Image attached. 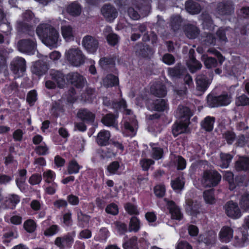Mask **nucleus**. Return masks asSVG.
<instances>
[{
  "instance_id": "22",
  "label": "nucleus",
  "mask_w": 249,
  "mask_h": 249,
  "mask_svg": "<svg viewBox=\"0 0 249 249\" xmlns=\"http://www.w3.org/2000/svg\"><path fill=\"white\" fill-rule=\"evenodd\" d=\"M151 93L158 97H163L165 96L167 91L165 86L161 83H157L151 87Z\"/></svg>"
},
{
  "instance_id": "34",
  "label": "nucleus",
  "mask_w": 249,
  "mask_h": 249,
  "mask_svg": "<svg viewBox=\"0 0 249 249\" xmlns=\"http://www.w3.org/2000/svg\"><path fill=\"white\" fill-rule=\"evenodd\" d=\"M167 107V105L164 99H159L153 103L151 109L157 111H164Z\"/></svg>"
},
{
  "instance_id": "29",
  "label": "nucleus",
  "mask_w": 249,
  "mask_h": 249,
  "mask_svg": "<svg viewBox=\"0 0 249 249\" xmlns=\"http://www.w3.org/2000/svg\"><path fill=\"white\" fill-rule=\"evenodd\" d=\"M52 78L57 84L58 87L62 88L65 85L64 75L60 71H53L51 73Z\"/></svg>"
},
{
  "instance_id": "5",
  "label": "nucleus",
  "mask_w": 249,
  "mask_h": 249,
  "mask_svg": "<svg viewBox=\"0 0 249 249\" xmlns=\"http://www.w3.org/2000/svg\"><path fill=\"white\" fill-rule=\"evenodd\" d=\"M133 7L128 9V14L133 19L137 20L140 18V13L148 9L149 2L145 0H133Z\"/></svg>"
},
{
  "instance_id": "32",
  "label": "nucleus",
  "mask_w": 249,
  "mask_h": 249,
  "mask_svg": "<svg viewBox=\"0 0 249 249\" xmlns=\"http://www.w3.org/2000/svg\"><path fill=\"white\" fill-rule=\"evenodd\" d=\"M235 167L237 171L249 170V158H240L236 162Z\"/></svg>"
},
{
  "instance_id": "61",
  "label": "nucleus",
  "mask_w": 249,
  "mask_h": 249,
  "mask_svg": "<svg viewBox=\"0 0 249 249\" xmlns=\"http://www.w3.org/2000/svg\"><path fill=\"white\" fill-rule=\"evenodd\" d=\"M165 192V187L162 185H158L154 188L155 194L158 197H162L164 195Z\"/></svg>"
},
{
  "instance_id": "35",
  "label": "nucleus",
  "mask_w": 249,
  "mask_h": 249,
  "mask_svg": "<svg viewBox=\"0 0 249 249\" xmlns=\"http://www.w3.org/2000/svg\"><path fill=\"white\" fill-rule=\"evenodd\" d=\"M214 120L213 117H206L201 123L202 127L207 131H211L213 129Z\"/></svg>"
},
{
  "instance_id": "21",
  "label": "nucleus",
  "mask_w": 249,
  "mask_h": 249,
  "mask_svg": "<svg viewBox=\"0 0 249 249\" xmlns=\"http://www.w3.org/2000/svg\"><path fill=\"white\" fill-rule=\"evenodd\" d=\"M189 122L183 121V120L179 123H176L173 126L172 132L175 136L179 134L188 132V126Z\"/></svg>"
},
{
  "instance_id": "11",
  "label": "nucleus",
  "mask_w": 249,
  "mask_h": 249,
  "mask_svg": "<svg viewBox=\"0 0 249 249\" xmlns=\"http://www.w3.org/2000/svg\"><path fill=\"white\" fill-rule=\"evenodd\" d=\"M34 14L30 11L25 12L23 14V20H18L17 22L18 28L21 31H24L28 28L30 25V22L34 19Z\"/></svg>"
},
{
  "instance_id": "23",
  "label": "nucleus",
  "mask_w": 249,
  "mask_h": 249,
  "mask_svg": "<svg viewBox=\"0 0 249 249\" xmlns=\"http://www.w3.org/2000/svg\"><path fill=\"white\" fill-rule=\"evenodd\" d=\"M77 117L83 121L93 123L94 121L95 114L87 109H81L77 113Z\"/></svg>"
},
{
  "instance_id": "36",
  "label": "nucleus",
  "mask_w": 249,
  "mask_h": 249,
  "mask_svg": "<svg viewBox=\"0 0 249 249\" xmlns=\"http://www.w3.org/2000/svg\"><path fill=\"white\" fill-rule=\"evenodd\" d=\"M188 65L192 72H195L196 71L200 70L202 67V64L196 60L193 56L190 57Z\"/></svg>"
},
{
  "instance_id": "54",
  "label": "nucleus",
  "mask_w": 249,
  "mask_h": 249,
  "mask_svg": "<svg viewBox=\"0 0 249 249\" xmlns=\"http://www.w3.org/2000/svg\"><path fill=\"white\" fill-rule=\"evenodd\" d=\"M155 161L151 159H143L140 161V164L143 170H148L150 166L153 165Z\"/></svg>"
},
{
  "instance_id": "45",
  "label": "nucleus",
  "mask_w": 249,
  "mask_h": 249,
  "mask_svg": "<svg viewBox=\"0 0 249 249\" xmlns=\"http://www.w3.org/2000/svg\"><path fill=\"white\" fill-rule=\"evenodd\" d=\"M182 20L179 16H175L171 18V26L172 29L176 31L178 30L181 26Z\"/></svg>"
},
{
  "instance_id": "64",
  "label": "nucleus",
  "mask_w": 249,
  "mask_h": 249,
  "mask_svg": "<svg viewBox=\"0 0 249 249\" xmlns=\"http://www.w3.org/2000/svg\"><path fill=\"white\" fill-rule=\"evenodd\" d=\"M107 39L108 43L112 46L116 45L118 41V37L117 35L113 33L109 34L107 36Z\"/></svg>"
},
{
  "instance_id": "44",
  "label": "nucleus",
  "mask_w": 249,
  "mask_h": 249,
  "mask_svg": "<svg viewBox=\"0 0 249 249\" xmlns=\"http://www.w3.org/2000/svg\"><path fill=\"white\" fill-rule=\"evenodd\" d=\"M151 146V157L156 160L161 159L163 153L162 149L159 147L155 146V144H153Z\"/></svg>"
},
{
  "instance_id": "51",
  "label": "nucleus",
  "mask_w": 249,
  "mask_h": 249,
  "mask_svg": "<svg viewBox=\"0 0 249 249\" xmlns=\"http://www.w3.org/2000/svg\"><path fill=\"white\" fill-rule=\"evenodd\" d=\"M184 181L182 178H178L172 182V186L174 190H181L184 186Z\"/></svg>"
},
{
  "instance_id": "24",
  "label": "nucleus",
  "mask_w": 249,
  "mask_h": 249,
  "mask_svg": "<svg viewBox=\"0 0 249 249\" xmlns=\"http://www.w3.org/2000/svg\"><path fill=\"white\" fill-rule=\"evenodd\" d=\"M216 233L213 231H209L199 236L198 241L203 242L206 245L213 244L216 239Z\"/></svg>"
},
{
  "instance_id": "27",
  "label": "nucleus",
  "mask_w": 249,
  "mask_h": 249,
  "mask_svg": "<svg viewBox=\"0 0 249 249\" xmlns=\"http://www.w3.org/2000/svg\"><path fill=\"white\" fill-rule=\"evenodd\" d=\"M177 115L183 121H190V118L192 115L189 108L186 107L179 106L177 111Z\"/></svg>"
},
{
  "instance_id": "53",
  "label": "nucleus",
  "mask_w": 249,
  "mask_h": 249,
  "mask_svg": "<svg viewBox=\"0 0 249 249\" xmlns=\"http://www.w3.org/2000/svg\"><path fill=\"white\" fill-rule=\"evenodd\" d=\"M24 227L29 232H33L36 228V224L32 220H28L25 222Z\"/></svg>"
},
{
  "instance_id": "33",
  "label": "nucleus",
  "mask_w": 249,
  "mask_h": 249,
  "mask_svg": "<svg viewBox=\"0 0 249 249\" xmlns=\"http://www.w3.org/2000/svg\"><path fill=\"white\" fill-rule=\"evenodd\" d=\"M67 11L72 16H78L81 13V7L78 3L74 2L68 6Z\"/></svg>"
},
{
  "instance_id": "10",
  "label": "nucleus",
  "mask_w": 249,
  "mask_h": 249,
  "mask_svg": "<svg viewBox=\"0 0 249 249\" xmlns=\"http://www.w3.org/2000/svg\"><path fill=\"white\" fill-rule=\"evenodd\" d=\"M82 44L88 52L94 53L98 48V41L92 36H86L83 37Z\"/></svg>"
},
{
  "instance_id": "59",
  "label": "nucleus",
  "mask_w": 249,
  "mask_h": 249,
  "mask_svg": "<svg viewBox=\"0 0 249 249\" xmlns=\"http://www.w3.org/2000/svg\"><path fill=\"white\" fill-rule=\"evenodd\" d=\"M59 230V229L57 225H53L46 229L44 233L46 236H52L58 232Z\"/></svg>"
},
{
  "instance_id": "30",
  "label": "nucleus",
  "mask_w": 249,
  "mask_h": 249,
  "mask_svg": "<svg viewBox=\"0 0 249 249\" xmlns=\"http://www.w3.org/2000/svg\"><path fill=\"white\" fill-rule=\"evenodd\" d=\"M184 32L187 37L191 39L195 38L199 34L198 29L196 26L191 24L185 26Z\"/></svg>"
},
{
  "instance_id": "40",
  "label": "nucleus",
  "mask_w": 249,
  "mask_h": 249,
  "mask_svg": "<svg viewBox=\"0 0 249 249\" xmlns=\"http://www.w3.org/2000/svg\"><path fill=\"white\" fill-rule=\"evenodd\" d=\"M77 219L79 225L83 227L89 223L90 216L83 213L81 210L77 211Z\"/></svg>"
},
{
  "instance_id": "63",
  "label": "nucleus",
  "mask_w": 249,
  "mask_h": 249,
  "mask_svg": "<svg viewBox=\"0 0 249 249\" xmlns=\"http://www.w3.org/2000/svg\"><path fill=\"white\" fill-rule=\"evenodd\" d=\"M42 180V177L40 175L33 174L29 179V183L33 185L39 184Z\"/></svg>"
},
{
  "instance_id": "62",
  "label": "nucleus",
  "mask_w": 249,
  "mask_h": 249,
  "mask_svg": "<svg viewBox=\"0 0 249 249\" xmlns=\"http://www.w3.org/2000/svg\"><path fill=\"white\" fill-rule=\"evenodd\" d=\"M235 239L237 240L239 246H244L249 242L248 234L247 232H244L242 233V237L240 238L237 236L235 237Z\"/></svg>"
},
{
  "instance_id": "14",
  "label": "nucleus",
  "mask_w": 249,
  "mask_h": 249,
  "mask_svg": "<svg viewBox=\"0 0 249 249\" xmlns=\"http://www.w3.org/2000/svg\"><path fill=\"white\" fill-rule=\"evenodd\" d=\"M199 203L192 199L186 201L185 210L187 213L193 216H196L200 212Z\"/></svg>"
},
{
  "instance_id": "13",
  "label": "nucleus",
  "mask_w": 249,
  "mask_h": 249,
  "mask_svg": "<svg viewBox=\"0 0 249 249\" xmlns=\"http://www.w3.org/2000/svg\"><path fill=\"white\" fill-rule=\"evenodd\" d=\"M101 13L106 19L109 21H112L118 15L116 9L110 4L105 5L101 9Z\"/></svg>"
},
{
  "instance_id": "31",
  "label": "nucleus",
  "mask_w": 249,
  "mask_h": 249,
  "mask_svg": "<svg viewBox=\"0 0 249 249\" xmlns=\"http://www.w3.org/2000/svg\"><path fill=\"white\" fill-rule=\"evenodd\" d=\"M117 116L112 114H107L103 117L102 119V122L106 126L117 127Z\"/></svg>"
},
{
  "instance_id": "19",
  "label": "nucleus",
  "mask_w": 249,
  "mask_h": 249,
  "mask_svg": "<svg viewBox=\"0 0 249 249\" xmlns=\"http://www.w3.org/2000/svg\"><path fill=\"white\" fill-rule=\"evenodd\" d=\"M233 230L230 227L225 226L223 227L219 234L220 240L223 242L227 243L230 242L233 238Z\"/></svg>"
},
{
  "instance_id": "16",
  "label": "nucleus",
  "mask_w": 249,
  "mask_h": 249,
  "mask_svg": "<svg viewBox=\"0 0 249 249\" xmlns=\"http://www.w3.org/2000/svg\"><path fill=\"white\" fill-rule=\"evenodd\" d=\"M73 242L72 236L68 234L63 237H57L54 241V244L60 249H64L66 247H70Z\"/></svg>"
},
{
  "instance_id": "37",
  "label": "nucleus",
  "mask_w": 249,
  "mask_h": 249,
  "mask_svg": "<svg viewBox=\"0 0 249 249\" xmlns=\"http://www.w3.org/2000/svg\"><path fill=\"white\" fill-rule=\"evenodd\" d=\"M119 83L118 79L115 76L108 74L103 79V84L106 87H112L117 85Z\"/></svg>"
},
{
  "instance_id": "18",
  "label": "nucleus",
  "mask_w": 249,
  "mask_h": 249,
  "mask_svg": "<svg viewBox=\"0 0 249 249\" xmlns=\"http://www.w3.org/2000/svg\"><path fill=\"white\" fill-rule=\"evenodd\" d=\"M11 69L15 74L19 71L24 72L26 70L25 60L21 57L15 58L11 63Z\"/></svg>"
},
{
  "instance_id": "57",
  "label": "nucleus",
  "mask_w": 249,
  "mask_h": 249,
  "mask_svg": "<svg viewBox=\"0 0 249 249\" xmlns=\"http://www.w3.org/2000/svg\"><path fill=\"white\" fill-rule=\"evenodd\" d=\"M106 212L108 214L116 215L118 213V207L115 204L111 203L107 206Z\"/></svg>"
},
{
  "instance_id": "17",
  "label": "nucleus",
  "mask_w": 249,
  "mask_h": 249,
  "mask_svg": "<svg viewBox=\"0 0 249 249\" xmlns=\"http://www.w3.org/2000/svg\"><path fill=\"white\" fill-rule=\"evenodd\" d=\"M197 90L204 92L211 83V81L204 74H199L196 78Z\"/></svg>"
},
{
  "instance_id": "49",
  "label": "nucleus",
  "mask_w": 249,
  "mask_h": 249,
  "mask_svg": "<svg viewBox=\"0 0 249 249\" xmlns=\"http://www.w3.org/2000/svg\"><path fill=\"white\" fill-rule=\"evenodd\" d=\"M224 178L228 181L229 183V188L231 190L235 188V185L234 183L233 174L230 171H226L225 172Z\"/></svg>"
},
{
  "instance_id": "15",
  "label": "nucleus",
  "mask_w": 249,
  "mask_h": 249,
  "mask_svg": "<svg viewBox=\"0 0 249 249\" xmlns=\"http://www.w3.org/2000/svg\"><path fill=\"white\" fill-rule=\"evenodd\" d=\"M234 6L231 2L220 3L217 7V12L222 16L231 15L234 12Z\"/></svg>"
},
{
  "instance_id": "4",
  "label": "nucleus",
  "mask_w": 249,
  "mask_h": 249,
  "mask_svg": "<svg viewBox=\"0 0 249 249\" xmlns=\"http://www.w3.org/2000/svg\"><path fill=\"white\" fill-rule=\"evenodd\" d=\"M220 174L215 170H206L203 173L201 183L204 187H213L220 182Z\"/></svg>"
},
{
  "instance_id": "43",
  "label": "nucleus",
  "mask_w": 249,
  "mask_h": 249,
  "mask_svg": "<svg viewBox=\"0 0 249 249\" xmlns=\"http://www.w3.org/2000/svg\"><path fill=\"white\" fill-rule=\"evenodd\" d=\"M203 197L205 202L209 204H213L215 200L213 196V191L212 189L205 191L203 193Z\"/></svg>"
},
{
  "instance_id": "28",
  "label": "nucleus",
  "mask_w": 249,
  "mask_h": 249,
  "mask_svg": "<svg viewBox=\"0 0 249 249\" xmlns=\"http://www.w3.org/2000/svg\"><path fill=\"white\" fill-rule=\"evenodd\" d=\"M110 137V132L108 131L103 130L98 133L96 142L99 145L105 146L108 144Z\"/></svg>"
},
{
  "instance_id": "48",
  "label": "nucleus",
  "mask_w": 249,
  "mask_h": 249,
  "mask_svg": "<svg viewBox=\"0 0 249 249\" xmlns=\"http://www.w3.org/2000/svg\"><path fill=\"white\" fill-rule=\"evenodd\" d=\"M235 104L238 106H249V98L245 94H242L236 98Z\"/></svg>"
},
{
  "instance_id": "9",
  "label": "nucleus",
  "mask_w": 249,
  "mask_h": 249,
  "mask_svg": "<svg viewBox=\"0 0 249 249\" xmlns=\"http://www.w3.org/2000/svg\"><path fill=\"white\" fill-rule=\"evenodd\" d=\"M227 215L232 218H238L241 216V212L237 204L232 201L228 202L225 206Z\"/></svg>"
},
{
  "instance_id": "50",
  "label": "nucleus",
  "mask_w": 249,
  "mask_h": 249,
  "mask_svg": "<svg viewBox=\"0 0 249 249\" xmlns=\"http://www.w3.org/2000/svg\"><path fill=\"white\" fill-rule=\"evenodd\" d=\"M55 173L50 170H48L43 173V178L45 182L50 183L53 182L55 178Z\"/></svg>"
},
{
  "instance_id": "56",
  "label": "nucleus",
  "mask_w": 249,
  "mask_h": 249,
  "mask_svg": "<svg viewBox=\"0 0 249 249\" xmlns=\"http://www.w3.org/2000/svg\"><path fill=\"white\" fill-rule=\"evenodd\" d=\"M49 148L45 144H42L35 148V151L39 155H45L48 153Z\"/></svg>"
},
{
  "instance_id": "12",
  "label": "nucleus",
  "mask_w": 249,
  "mask_h": 249,
  "mask_svg": "<svg viewBox=\"0 0 249 249\" xmlns=\"http://www.w3.org/2000/svg\"><path fill=\"white\" fill-rule=\"evenodd\" d=\"M165 201L167 202L168 209L171 215V218L177 220L182 219L183 214L175 203L173 201L167 200L166 199H165Z\"/></svg>"
},
{
  "instance_id": "46",
  "label": "nucleus",
  "mask_w": 249,
  "mask_h": 249,
  "mask_svg": "<svg viewBox=\"0 0 249 249\" xmlns=\"http://www.w3.org/2000/svg\"><path fill=\"white\" fill-rule=\"evenodd\" d=\"M231 30L230 28H221L216 32V36L219 40L223 42H226L227 41V38L226 37V34H228V32Z\"/></svg>"
},
{
  "instance_id": "55",
  "label": "nucleus",
  "mask_w": 249,
  "mask_h": 249,
  "mask_svg": "<svg viewBox=\"0 0 249 249\" xmlns=\"http://www.w3.org/2000/svg\"><path fill=\"white\" fill-rule=\"evenodd\" d=\"M18 234L16 231H10L4 233L3 235V242L4 243H9L13 238H17Z\"/></svg>"
},
{
  "instance_id": "1",
  "label": "nucleus",
  "mask_w": 249,
  "mask_h": 249,
  "mask_svg": "<svg viewBox=\"0 0 249 249\" xmlns=\"http://www.w3.org/2000/svg\"><path fill=\"white\" fill-rule=\"evenodd\" d=\"M36 32L42 42L46 46L56 47L58 40V32L50 25L40 24L37 28Z\"/></svg>"
},
{
  "instance_id": "25",
  "label": "nucleus",
  "mask_w": 249,
  "mask_h": 249,
  "mask_svg": "<svg viewBox=\"0 0 249 249\" xmlns=\"http://www.w3.org/2000/svg\"><path fill=\"white\" fill-rule=\"evenodd\" d=\"M61 34L66 41L73 40L74 37V31L70 25H63L61 27Z\"/></svg>"
},
{
  "instance_id": "20",
  "label": "nucleus",
  "mask_w": 249,
  "mask_h": 249,
  "mask_svg": "<svg viewBox=\"0 0 249 249\" xmlns=\"http://www.w3.org/2000/svg\"><path fill=\"white\" fill-rule=\"evenodd\" d=\"M135 51L137 55L142 57H148L153 53L152 50L142 43L137 44L135 47Z\"/></svg>"
},
{
  "instance_id": "47",
  "label": "nucleus",
  "mask_w": 249,
  "mask_h": 249,
  "mask_svg": "<svg viewBox=\"0 0 249 249\" xmlns=\"http://www.w3.org/2000/svg\"><path fill=\"white\" fill-rule=\"evenodd\" d=\"M81 167L75 160H72L69 162L68 167V171L69 174H77L78 173Z\"/></svg>"
},
{
  "instance_id": "7",
  "label": "nucleus",
  "mask_w": 249,
  "mask_h": 249,
  "mask_svg": "<svg viewBox=\"0 0 249 249\" xmlns=\"http://www.w3.org/2000/svg\"><path fill=\"white\" fill-rule=\"evenodd\" d=\"M36 42L34 38H27L20 40L18 42V50L24 53L33 54L36 49Z\"/></svg>"
},
{
  "instance_id": "42",
  "label": "nucleus",
  "mask_w": 249,
  "mask_h": 249,
  "mask_svg": "<svg viewBox=\"0 0 249 249\" xmlns=\"http://www.w3.org/2000/svg\"><path fill=\"white\" fill-rule=\"evenodd\" d=\"M239 204L241 209L249 212V193H246L242 195Z\"/></svg>"
},
{
  "instance_id": "6",
  "label": "nucleus",
  "mask_w": 249,
  "mask_h": 249,
  "mask_svg": "<svg viewBox=\"0 0 249 249\" xmlns=\"http://www.w3.org/2000/svg\"><path fill=\"white\" fill-rule=\"evenodd\" d=\"M231 100V95L227 93L222 94L218 96L209 95L207 97L208 104L211 107L227 106L230 104Z\"/></svg>"
},
{
  "instance_id": "8",
  "label": "nucleus",
  "mask_w": 249,
  "mask_h": 249,
  "mask_svg": "<svg viewBox=\"0 0 249 249\" xmlns=\"http://www.w3.org/2000/svg\"><path fill=\"white\" fill-rule=\"evenodd\" d=\"M68 80L77 88H83L86 84V79L78 72L69 73L67 75Z\"/></svg>"
},
{
  "instance_id": "58",
  "label": "nucleus",
  "mask_w": 249,
  "mask_h": 249,
  "mask_svg": "<svg viewBox=\"0 0 249 249\" xmlns=\"http://www.w3.org/2000/svg\"><path fill=\"white\" fill-rule=\"evenodd\" d=\"M204 63L206 67L208 69L214 68L216 67L217 61L215 59L212 57H207L204 60Z\"/></svg>"
},
{
  "instance_id": "39",
  "label": "nucleus",
  "mask_w": 249,
  "mask_h": 249,
  "mask_svg": "<svg viewBox=\"0 0 249 249\" xmlns=\"http://www.w3.org/2000/svg\"><path fill=\"white\" fill-rule=\"evenodd\" d=\"M46 70L47 67L45 65H42L41 62H36L32 69V72L39 76L44 73Z\"/></svg>"
},
{
  "instance_id": "38",
  "label": "nucleus",
  "mask_w": 249,
  "mask_h": 249,
  "mask_svg": "<svg viewBox=\"0 0 249 249\" xmlns=\"http://www.w3.org/2000/svg\"><path fill=\"white\" fill-rule=\"evenodd\" d=\"M232 157L227 153H221L220 154V160L219 166L223 168L228 167L231 161Z\"/></svg>"
},
{
  "instance_id": "2",
  "label": "nucleus",
  "mask_w": 249,
  "mask_h": 249,
  "mask_svg": "<svg viewBox=\"0 0 249 249\" xmlns=\"http://www.w3.org/2000/svg\"><path fill=\"white\" fill-rule=\"evenodd\" d=\"M114 107L123 110L125 115L130 116L129 121L126 117H125L126 121L124 123V126L129 136H134L136 134L137 122L135 119V116L133 115L132 111L126 108L125 101L124 100H121L119 102L114 104Z\"/></svg>"
},
{
  "instance_id": "52",
  "label": "nucleus",
  "mask_w": 249,
  "mask_h": 249,
  "mask_svg": "<svg viewBox=\"0 0 249 249\" xmlns=\"http://www.w3.org/2000/svg\"><path fill=\"white\" fill-rule=\"evenodd\" d=\"M120 167L119 163L118 161H115L110 163L107 167V171L110 174H115Z\"/></svg>"
},
{
  "instance_id": "3",
  "label": "nucleus",
  "mask_w": 249,
  "mask_h": 249,
  "mask_svg": "<svg viewBox=\"0 0 249 249\" xmlns=\"http://www.w3.org/2000/svg\"><path fill=\"white\" fill-rule=\"evenodd\" d=\"M65 57L70 65L76 67L83 65L86 60V56L78 47H72L67 50Z\"/></svg>"
},
{
  "instance_id": "41",
  "label": "nucleus",
  "mask_w": 249,
  "mask_h": 249,
  "mask_svg": "<svg viewBox=\"0 0 249 249\" xmlns=\"http://www.w3.org/2000/svg\"><path fill=\"white\" fill-rule=\"evenodd\" d=\"M141 227L140 221L137 217L133 216L130 219L129 224V231H138Z\"/></svg>"
},
{
  "instance_id": "60",
  "label": "nucleus",
  "mask_w": 249,
  "mask_h": 249,
  "mask_svg": "<svg viewBox=\"0 0 249 249\" xmlns=\"http://www.w3.org/2000/svg\"><path fill=\"white\" fill-rule=\"evenodd\" d=\"M223 137L229 144H231L235 140V135L232 131H227L223 134Z\"/></svg>"
},
{
  "instance_id": "26",
  "label": "nucleus",
  "mask_w": 249,
  "mask_h": 249,
  "mask_svg": "<svg viewBox=\"0 0 249 249\" xmlns=\"http://www.w3.org/2000/svg\"><path fill=\"white\" fill-rule=\"evenodd\" d=\"M186 10L192 14H197L199 13L201 7L196 0H189L185 4Z\"/></svg>"
}]
</instances>
